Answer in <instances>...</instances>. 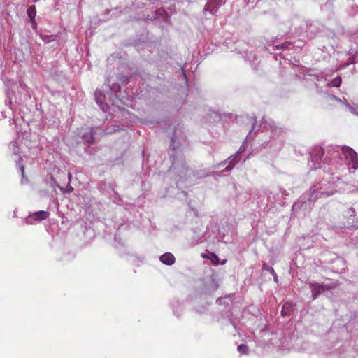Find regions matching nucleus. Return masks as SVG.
Wrapping results in <instances>:
<instances>
[{"label": "nucleus", "mask_w": 358, "mask_h": 358, "mask_svg": "<svg viewBox=\"0 0 358 358\" xmlns=\"http://www.w3.org/2000/svg\"><path fill=\"white\" fill-rule=\"evenodd\" d=\"M341 150L345 159L349 162V165H351L352 169H357L358 168L357 153L353 149L348 146L343 147Z\"/></svg>", "instance_id": "obj_1"}, {"label": "nucleus", "mask_w": 358, "mask_h": 358, "mask_svg": "<svg viewBox=\"0 0 358 358\" xmlns=\"http://www.w3.org/2000/svg\"><path fill=\"white\" fill-rule=\"evenodd\" d=\"M50 216L48 211L40 210L31 214L27 219L26 222L29 224H33V221L41 222L46 220Z\"/></svg>", "instance_id": "obj_2"}, {"label": "nucleus", "mask_w": 358, "mask_h": 358, "mask_svg": "<svg viewBox=\"0 0 358 358\" xmlns=\"http://www.w3.org/2000/svg\"><path fill=\"white\" fill-rule=\"evenodd\" d=\"M289 45H290V43L285 42V43H282L281 45H276V46H275V48H276L277 50H279V49H285V48H287Z\"/></svg>", "instance_id": "obj_11"}, {"label": "nucleus", "mask_w": 358, "mask_h": 358, "mask_svg": "<svg viewBox=\"0 0 358 358\" xmlns=\"http://www.w3.org/2000/svg\"><path fill=\"white\" fill-rule=\"evenodd\" d=\"M175 257L170 252H166L160 257V261L166 265H173L175 262Z\"/></svg>", "instance_id": "obj_5"}, {"label": "nucleus", "mask_w": 358, "mask_h": 358, "mask_svg": "<svg viewBox=\"0 0 358 358\" xmlns=\"http://www.w3.org/2000/svg\"><path fill=\"white\" fill-rule=\"evenodd\" d=\"M268 271L274 276V278H276V273L274 269L272 267H268Z\"/></svg>", "instance_id": "obj_12"}, {"label": "nucleus", "mask_w": 358, "mask_h": 358, "mask_svg": "<svg viewBox=\"0 0 358 358\" xmlns=\"http://www.w3.org/2000/svg\"><path fill=\"white\" fill-rule=\"evenodd\" d=\"M324 154V150L321 147H315L311 153V159L315 164L320 163V161Z\"/></svg>", "instance_id": "obj_4"}, {"label": "nucleus", "mask_w": 358, "mask_h": 358, "mask_svg": "<svg viewBox=\"0 0 358 358\" xmlns=\"http://www.w3.org/2000/svg\"><path fill=\"white\" fill-rule=\"evenodd\" d=\"M27 15H28V16L30 18V21H31V22L33 24V27H36V22H35V17H36V7L34 6H31L27 9Z\"/></svg>", "instance_id": "obj_7"}, {"label": "nucleus", "mask_w": 358, "mask_h": 358, "mask_svg": "<svg viewBox=\"0 0 358 358\" xmlns=\"http://www.w3.org/2000/svg\"><path fill=\"white\" fill-rule=\"evenodd\" d=\"M21 171H22V176H23V175H24V166H21Z\"/></svg>", "instance_id": "obj_13"}, {"label": "nucleus", "mask_w": 358, "mask_h": 358, "mask_svg": "<svg viewBox=\"0 0 358 358\" xmlns=\"http://www.w3.org/2000/svg\"><path fill=\"white\" fill-rule=\"evenodd\" d=\"M263 266H264V269H266L268 271V266H266V265L265 264H263Z\"/></svg>", "instance_id": "obj_15"}, {"label": "nucleus", "mask_w": 358, "mask_h": 358, "mask_svg": "<svg viewBox=\"0 0 358 358\" xmlns=\"http://www.w3.org/2000/svg\"><path fill=\"white\" fill-rule=\"evenodd\" d=\"M342 80L340 76H337L331 81V85L334 87H339L341 85Z\"/></svg>", "instance_id": "obj_10"}, {"label": "nucleus", "mask_w": 358, "mask_h": 358, "mask_svg": "<svg viewBox=\"0 0 358 358\" xmlns=\"http://www.w3.org/2000/svg\"><path fill=\"white\" fill-rule=\"evenodd\" d=\"M294 310V305L292 303L286 302L282 307L281 315L285 316H289Z\"/></svg>", "instance_id": "obj_6"}, {"label": "nucleus", "mask_w": 358, "mask_h": 358, "mask_svg": "<svg viewBox=\"0 0 358 358\" xmlns=\"http://www.w3.org/2000/svg\"><path fill=\"white\" fill-rule=\"evenodd\" d=\"M230 169H231V168H230V164H229L228 166H227L226 169L228 171V170H229Z\"/></svg>", "instance_id": "obj_17"}, {"label": "nucleus", "mask_w": 358, "mask_h": 358, "mask_svg": "<svg viewBox=\"0 0 358 358\" xmlns=\"http://www.w3.org/2000/svg\"><path fill=\"white\" fill-rule=\"evenodd\" d=\"M209 259L214 265H217L219 264V257L215 253H210Z\"/></svg>", "instance_id": "obj_9"}, {"label": "nucleus", "mask_w": 358, "mask_h": 358, "mask_svg": "<svg viewBox=\"0 0 358 358\" xmlns=\"http://www.w3.org/2000/svg\"><path fill=\"white\" fill-rule=\"evenodd\" d=\"M263 266H264V269H266L268 271V266H266V265L265 264H263Z\"/></svg>", "instance_id": "obj_16"}, {"label": "nucleus", "mask_w": 358, "mask_h": 358, "mask_svg": "<svg viewBox=\"0 0 358 358\" xmlns=\"http://www.w3.org/2000/svg\"><path fill=\"white\" fill-rule=\"evenodd\" d=\"M336 285H320L317 283H314L311 285V287L313 288V299H316L317 296L324 290H329L332 287H334Z\"/></svg>", "instance_id": "obj_3"}, {"label": "nucleus", "mask_w": 358, "mask_h": 358, "mask_svg": "<svg viewBox=\"0 0 358 358\" xmlns=\"http://www.w3.org/2000/svg\"><path fill=\"white\" fill-rule=\"evenodd\" d=\"M238 351L243 355H247L248 353V346L244 344H241L238 346Z\"/></svg>", "instance_id": "obj_8"}, {"label": "nucleus", "mask_w": 358, "mask_h": 358, "mask_svg": "<svg viewBox=\"0 0 358 358\" xmlns=\"http://www.w3.org/2000/svg\"><path fill=\"white\" fill-rule=\"evenodd\" d=\"M202 257L209 259L210 256H206L205 255H202Z\"/></svg>", "instance_id": "obj_14"}]
</instances>
